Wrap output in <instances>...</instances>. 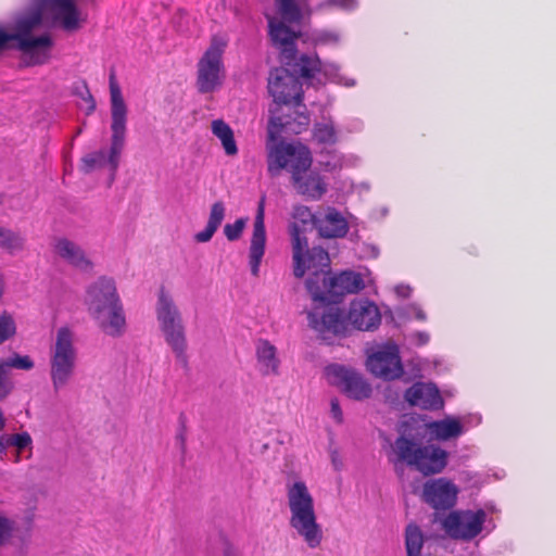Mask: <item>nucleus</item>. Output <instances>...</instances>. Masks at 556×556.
<instances>
[{
	"mask_svg": "<svg viewBox=\"0 0 556 556\" xmlns=\"http://www.w3.org/2000/svg\"><path fill=\"white\" fill-rule=\"evenodd\" d=\"M357 5V0H323L316 5V10L328 11L337 9L345 12H351L355 10Z\"/></svg>",
	"mask_w": 556,
	"mask_h": 556,
	"instance_id": "f704fd0d",
	"label": "nucleus"
},
{
	"mask_svg": "<svg viewBox=\"0 0 556 556\" xmlns=\"http://www.w3.org/2000/svg\"><path fill=\"white\" fill-rule=\"evenodd\" d=\"M309 0H275V9L265 12L270 39L281 52V56L290 65L295 59V40L302 38L303 42L314 47H339L343 35L339 29L318 28L307 34L295 29L303 20L308 18L313 12Z\"/></svg>",
	"mask_w": 556,
	"mask_h": 556,
	"instance_id": "f03ea898",
	"label": "nucleus"
},
{
	"mask_svg": "<svg viewBox=\"0 0 556 556\" xmlns=\"http://www.w3.org/2000/svg\"><path fill=\"white\" fill-rule=\"evenodd\" d=\"M400 315L407 319L415 318L420 321H425L427 319V314L417 303H412L402 307L400 309Z\"/></svg>",
	"mask_w": 556,
	"mask_h": 556,
	"instance_id": "ea45409f",
	"label": "nucleus"
},
{
	"mask_svg": "<svg viewBox=\"0 0 556 556\" xmlns=\"http://www.w3.org/2000/svg\"><path fill=\"white\" fill-rule=\"evenodd\" d=\"M16 321L12 314L0 313V344L12 339L16 333Z\"/></svg>",
	"mask_w": 556,
	"mask_h": 556,
	"instance_id": "72a5a7b5",
	"label": "nucleus"
},
{
	"mask_svg": "<svg viewBox=\"0 0 556 556\" xmlns=\"http://www.w3.org/2000/svg\"><path fill=\"white\" fill-rule=\"evenodd\" d=\"M330 418L338 425L343 424L344 415L338 399L330 400Z\"/></svg>",
	"mask_w": 556,
	"mask_h": 556,
	"instance_id": "a19ab883",
	"label": "nucleus"
},
{
	"mask_svg": "<svg viewBox=\"0 0 556 556\" xmlns=\"http://www.w3.org/2000/svg\"><path fill=\"white\" fill-rule=\"evenodd\" d=\"M25 245V238L17 231L0 226V249L10 254L21 252Z\"/></svg>",
	"mask_w": 556,
	"mask_h": 556,
	"instance_id": "c756f323",
	"label": "nucleus"
},
{
	"mask_svg": "<svg viewBox=\"0 0 556 556\" xmlns=\"http://www.w3.org/2000/svg\"><path fill=\"white\" fill-rule=\"evenodd\" d=\"M331 460L337 470H339L342 466L341 462L339 460V456L337 453H332Z\"/></svg>",
	"mask_w": 556,
	"mask_h": 556,
	"instance_id": "49530a36",
	"label": "nucleus"
},
{
	"mask_svg": "<svg viewBox=\"0 0 556 556\" xmlns=\"http://www.w3.org/2000/svg\"><path fill=\"white\" fill-rule=\"evenodd\" d=\"M313 139L318 144L332 146L339 140V132L330 118H323L313 128Z\"/></svg>",
	"mask_w": 556,
	"mask_h": 556,
	"instance_id": "c85d7f7f",
	"label": "nucleus"
},
{
	"mask_svg": "<svg viewBox=\"0 0 556 556\" xmlns=\"http://www.w3.org/2000/svg\"><path fill=\"white\" fill-rule=\"evenodd\" d=\"M10 434H3L0 437V453H3L7 448L11 447Z\"/></svg>",
	"mask_w": 556,
	"mask_h": 556,
	"instance_id": "a18cd8bd",
	"label": "nucleus"
},
{
	"mask_svg": "<svg viewBox=\"0 0 556 556\" xmlns=\"http://www.w3.org/2000/svg\"><path fill=\"white\" fill-rule=\"evenodd\" d=\"M226 215V206L222 201H216L211 205L207 225L215 228L216 230L222 225Z\"/></svg>",
	"mask_w": 556,
	"mask_h": 556,
	"instance_id": "4c0bfd02",
	"label": "nucleus"
},
{
	"mask_svg": "<svg viewBox=\"0 0 556 556\" xmlns=\"http://www.w3.org/2000/svg\"><path fill=\"white\" fill-rule=\"evenodd\" d=\"M406 402L422 409L437 410L444 406V401L437 386L432 382H416L405 392Z\"/></svg>",
	"mask_w": 556,
	"mask_h": 556,
	"instance_id": "b1692460",
	"label": "nucleus"
},
{
	"mask_svg": "<svg viewBox=\"0 0 556 556\" xmlns=\"http://www.w3.org/2000/svg\"><path fill=\"white\" fill-rule=\"evenodd\" d=\"M316 217L305 205L294 206L292 220L289 224L291 237L293 273L296 277H303L312 271L318 279L324 275V269L329 266L328 253L318 247L308 248L306 232L313 227L316 228Z\"/></svg>",
	"mask_w": 556,
	"mask_h": 556,
	"instance_id": "0eeeda50",
	"label": "nucleus"
},
{
	"mask_svg": "<svg viewBox=\"0 0 556 556\" xmlns=\"http://www.w3.org/2000/svg\"><path fill=\"white\" fill-rule=\"evenodd\" d=\"M85 22L86 15L76 0H28V5L13 16L7 28L0 27V50L11 46L21 51L27 65L43 64L51 56L53 39L48 31H36L43 24L74 31Z\"/></svg>",
	"mask_w": 556,
	"mask_h": 556,
	"instance_id": "f257e3e1",
	"label": "nucleus"
},
{
	"mask_svg": "<svg viewBox=\"0 0 556 556\" xmlns=\"http://www.w3.org/2000/svg\"><path fill=\"white\" fill-rule=\"evenodd\" d=\"M294 71L312 86H323L329 81L352 88L357 84L356 78L342 73L338 63L324 62L315 53L302 54L294 63Z\"/></svg>",
	"mask_w": 556,
	"mask_h": 556,
	"instance_id": "dca6fc26",
	"label": "nucleus"
},
{
	"mask_svg": "<svg viewBox=\"0 0 556 556\" xmlns=\"http://www.w3.org/2000/svg\"><path fill=\"white\" fill-rule=\"evenodd\" d=\"M281 359L278 350L267 339H258L255 342V369L264 377L278 376Z\"/></svg>",
	"mask_w": 556,
	"mask_h": 556,
	"instance_id": "393cba45",
	"label": "nucleus"
},
{
	"mask_svg": "<svg viewBox=\"0 0 556 556\" xmlns=\"http://www.w3.org/2000/svg\"><path fill=\"white\" fill-rule=\"evenodd\" d=\"M325 291L319 290L313 279L306 281L307 289L315 302L314 307L320 305H333L336 299L348 293H356L368 285L372 283L371 275L368 270L361 273L354 270H344L338 275L323 277Z\"/></svg>",
	"mask_w": 556,
	"mask_h": 556,
	"instance_id": "4468645a",
	"label": "nucleus"
},
{
	"mask_svg": "<svg viewBox=\"0 0 556 556\" xmlns=\"http://www.w3.org/2000/svg\"><path fill=\"white\" fill-rule=\"evenodd\" d=\"M459 493L458 486L446 478L431 479L424 484L422 498L435 510L454 507Z\"/></svg>",
	"mask_w": 556,
	"mask_h": 556,
	"instance_id": "412c9836",
	"label": "nucleus"
},
{
	"mask_svg": "<svg viewBox=\"0 0 556 556\" xmlns=\"http://www.w3.org/2000/svg\"><path fill=\"white\" fill-rule=\"evenodd\" d=\"M4 427H5V417L3 415V412L0 409V431H2Z\"/></svg>",
	"mask_w": 556,
	"mask_h": 556,
	"instance_id": "de8ad7c7",
	"label": "nucleus"
},
{
	"mask_svg": "<svg viewBox=\"0 0 556 556\" xmlns=\"http://www.w3.org/2000/svg\"><path fill=\"white\" fill-rule=\"evenodd\" d=\"M295 191L313 201L320 200L328 190L325 177L316 169H301L291 178Z\"/></svg>",
	"mask_w": 556,
	"mask_h": 556,
	"instance_id": "5701e85b",
	"label": "nucleus"
},
{
	"mask_svg": "<svg viewBox=\"0 0 556 556\" xmlns=\"http://www.w3.org/2000/svg\"><path fill=\"white\" fill-rule=\"evenodd\" d=\"M248 218L240 217L233 223H228L224 227V235L228 241H237L242 237V233L247 227Z\"/></svg>",
	"mask_w": 556,
	"mask_h": 556,
	"instance_id": "e433bc0d",
	"label": "nucleus"
},
{
	"mask_svg": "<svg viewBox=\"0 0 556 556\" xmlns=\"http://www.w3.org/2000/svg\"><path fill=\"white\" fill-rule=\"evenodd\" d=\"M267 233L265 227V197H262L253 220L252 233L250 237L248 260L251 275L260 276L261 264L266 252Z\"/></svg>",
	"mask_w": 556,
	"mask_h": 556,
	"instance_id": "aec40b11",
	"label": "nucleus"
},
{
	"mask_svg": "<svg viewBox=\"0 0 556 556\" xmlns=\"http://www.w3.org/2000/svg\"><path fill=\"white\" fill-rule=\"evenodd\" d=\"M410 341L418 346L426 345L430 341V336L426 331H417L410 334Z\"/></svg>",
	"mask_w": 556,
	"mask_h": 556,
	"instance_id": "37998d69",
	"label": "nucleus"
},
{
	"mask_svg": "<svg viewBox=\"0 0 556 556\" xmlns=\"http://www.w3.org/2000/svg\"><path fill=\"white\" fill-rule=\"evenodd\" d=\"M309 326L324 338L340 334L348 326L362 331H371L381 323V313L377 304L368 299H355L351 302L348 314L342 315L336 305H320L308 313Z\"/></svg>",
	"mask_w": 556,
	"mask_h": 556,
	"instance_id": "39448f33",
	"label": "nucleus"
},
{
	"mask_svg": "<svg viewBox=\"0 0 556 556\" xmlns=\"http://www.w3.org/2000/svg\"><path fill=\"white\" fill-rule=\"evenodd\" d=\"M34 362L28 355L13 354L7 358H0V400L5 399L14 389L11 379V369L30 370Z\"/></svg>",
	"mask_w": 556,
	"mask_h": 556,
	"instance_id": "a878e982",
	"label": "nucleus"
},
{
	"mask_svg": "<svg viewBox=\"0 0 556 556\" xmlns=\"http://www.w3.org/2000/svg\"><path fill=\"white\" fill-rule=\"evenodd\" d=\"M328 382L355 401H364L372 393L371 384L356 370L341 365H330L326 368Z\"/></svg>",
	"mask_w": 556,
	"mask_h": 556,
	"instance_id": "a211bd4d",
	"label": "nucleus"
},
{
	"mask_svg": "<svg viewBox=\"0 0 556 556\" xmlns=\"http://www.w3.org/2000/svg\"><path fill=\"white\" fill-rule=\"evenodd\" d=\"M367 370L377 378L395 380L402 377L404 369L400 349L395 343H388L367 356Z\"/></svg>",
	"mask_w": 556,
	"mask_h": 556,
	"instance_id": "6ab92c4d",
	"label": "nucleus"
},
{
	"mask_svg": "<svg viewBox=\"0 0 556 556\" xmlns=\"http://www.w3.org/2000/svg\"><path fill=\"white\" fill-rule=\"evenodd\" d=\"M88 109H89V111H93V109H94V103H93V101H91V100H90V104H89V108H88Z\"/></svg>",
	"mask_w": 556,
	"mask_h": 556,
	"instance_id": "8fccbe9b",
	"label": "nucleus"
},
{
	"mask_svg": "<svg viewBox=\"0 0 556 556\" xmlns=\"http://www.w3.org/2000/svg\"><path fill=\"white\" fill-rule=\"evenodd\" d=\"M16 533L17 527L15 521L7 515L0 514V548L14 544Z\"/></svg>",
	"mask_w": 556,
	"mask_h": 556,
	"instance_id": "2f4dec72",
	"label": "nucleus"
},
{
	"mask_svg": "<svg viewBox=\"0 0 556 556\" xmlns=\"http://www.w3.org/2000/svg\"><path fill=\"white\" fill-rule=\"evenodd\" d=\"M217 230L206 224L203 230L194 235V240L199 243L208 242Z\"/></svg>",
	"mask_w": 556,
	"mask_h": 556,
	"instance_id": "79ce46f5",
	"label": "nucleus"
},
{
	"mask_svg": "<svg viewBox=\"0 0 556 556\" xmlns=\"http://www.w3.org/2000/svg\"><path fill=\"white\" fill-rule=\"evenodd\" d=\"M400 460L416 467L424 475L440 473L447 465L448 453L435 444L421 446L415 439L397 438L392 446Z\"/></svg>",
	"mask_w": 556,
	"mask_h": 556,
	"instance_id": "ddd939ff",
	"label": "nucleus"
},
{
	"mask_svg": "<svg viewBox=\"0 0 556 556\" xmlns=\"http://www.w3.org/2000/svg\"><path fill=\"white\" fill-rule=\"evenodd\" d=\"M387 213H388V210H387V208H382V210H381V215H382V216L387 215Z\"/></svg>",
	"mask_w": 556,
	"mask_h": 556,
	"instance_id": "3c124183",
	"label": "nucleus"
},
{
	"mask_svg": "<svg viewBox=\"0 0 556 556\" xmlns=\"http://www.w3.org/2000/svg\"><path fill=\"white\" fill-rule=\"evenodd\" d=\"M309 124L307 114H299L296 122L283 121L281 116L274 113L269 118L265 152L267 172L271 177L279 176L282 170L290 173L291 178L301 169H309L313 165V154L311 149L299 140H286L280 138V134L290 131L301 134Z\"/></svg>",
	"mask_w": 556,
	"mask_h": 556,
	"instance_id": "7ed1b4c3",
	"label": "nucleus"
},
{
	"mask_svg": "<svg viewBox=\"0 0 556 556\" xmlns=\"http://www.w3.org/2000/svg\"><path fill=\"white\" fill-rule=\"evenodd\" d=\"M497 513L496 505L488 502L480 508L456 509L448 513L442 519L441 526L451 539L469 542L495 529L492 516Z\"/></svg>",
	"mask_w": 556,
	"mask_h": 556,
	"instance_id": "9d476101",
	"label": "nucleus"
},
{
	"mask_svg": "<svg viewBox=\"0 0 556 556\" xmlns=\"http://www.w3.org/2000/svg\"><path fill=\"white\" fill-rule=\"evenodd\" d=\"M210 130L227 157L233 159L238 156L239 144L236 134L226 121L223 118L212 119L210 123Z\"/></svg>",
	"mask_w": 556,
	"mask_h": 556,
	"instance_id": "cd10ccee",
	"label": "nucleus"
},
{
	"mask_svg": "<svg viewBox=\"0 0 556 556\" xmlns=\"http://www.w3.org/2000/svg\"><path fill=\"white\" fill-rule=\"evenodd\" d=\"M111 140L108 149L86 154L81 159V169L86 173L108 168L115 175L126 143L127 105L116 80L110 79Z\"/></svg>",
	"mask_w": 556,
	"mask_h": 556,
	"instance_id": "6e6552de",
	"label": "nucleus"
},
{
	"mask_svg": "<svg viewBox=\"0 0 556 556\" xmlns=\"http://www.w3.org/2000/svg\"><path fill=\"white\" fill-rule=\"evenodd\" d=\"M78 363L76 333L70 327H60L50 348V379L55 392L72 381Z\"/></svg>",
	"mask_w": 556,
	"mask_h": 556,
	"instance_id": "9b49d317",
	"label": "nucleus"
},
{
	"mask_svg": "<svg viewBox=\"0 0 556 556\" xmlns=\"http://www.w3.org/2000/svg\"><path fill=\"white\" fill-rule=\"evenodd\" d=\"M54 252L61 258L81 271H90L93 267L91 260L75 242L61 238L54 243Z\"/></svg>",
	"mask_w": 556,
	"mask_h": 556,
	"instance_id": "bb28decb",
	"label": "nucleus"
},
{
	"mask_svg": "<svg viewBox=\"0 0 556 556\" xmlns=\"http://www.w3.org/2000/svg\"><path fill=\"white\" fill-rule=\"evenodd\" d=\"M9 440H10L11 447L16 448L15 462L17 463L21 459V454L24 451L29 450L31 447V442H33L31 438L27 432H21V433L10 434Z\"/></svg>",
	"mask_w": 556,
	"mask_h": 556,
	"instance_id": "c9c22d12",
	"label": "nucleus"
},
{
	"mask_svg": "<svg viewBox=\"0 0 556 556\" xmlns=\"http://www.w3.org/2000/svg\"><path fill=\"white\" fill-rule=\"evenodd\" d=\"M352 216L333 206L323 208L316 217L318 233L328 239L343 238L350 230Z\"/></svg>",
	"mask_w": 556,
	"mask_h": 556,
	"instance_id": "4be33fe9",
	"label": "nucleus"
},
{
	"mask_svg": "<svg viewBox=\"0 0 556 556\" xmlns=\"http://www.w3.org/2000/svg\"><path fill=\"white\" fill-rule=\"evenodd\" d=\"M481 422L482 417L478 413L446 415L442 419L425 422V434L440 442L452 441L462 437L469 429L478 427Z\"/></svg>",
	"mask_w": 556,
	"mask_h": 556,
	"instance_id": "f3484780",
	"label": "nucleus"
},
{
	"mask_svg": "<svg viewBox=\"0 0 556 556\" xmlns=\"http://www.w3.org/2000/svg\"><path fill=\"white\" fill-rule=\"evenodd\" d=\"M286 503L292 532L307 547L318 548L324 530L318 521L314 495L304 480L292 478L286 482Z\"/></svg>",
	"mask_w": 556,
	"mask_h": 556,
	"instance_id": "423d86ee",
	"label": "nucleus"
},
{
	"mask_svg": "<svg viewBox=\"0 0 556 556\" xmlns=\"http://www.w3.org/2000/svg\"><path fill=\"white\" fill-rule=\"evenodd\" d=\"M268 91L275 102L270 108V118L277 113L283 121L296 122L299 114H306L305 106L301 104L302 86L289 70L280 67L270 72Z\"/></svg>",
	"mask_w": 556,
	"mask_h": 556,
	"instance_id": "f8f14e48",
	"label": "nucleus"
},
{
	"mask_svg": "<svg viewBox=\"0 0 556 556\" xmlns=\"http://www.w3.org/2000/svg\"><path fill=\"white\" fill-rule=\"evenodd\" d=\"M84 302L90 318L111 338H119L127 331V320L116 280L100 276L85 290Z\"/></svg>",
	"mask_w": 556,
	"mask_h": 556,
	"instance_id": "20e7f679",
	"label": "nucleus"
},
{
	"mask_svg": "<svg viewBox=\"0 0 556 556\" xmlns=\"http://www.w3.org/2000/svg\"><path fill=\"white\" fill-rule=\"evenodd\" d=\"M359 163V157L354 154L337 155L333 154L330 161L324 162L323 166L328 172L341 169L343 167L356 166Z\"/></svg>",
	"mask_w": 556,
	"mask_h": 556,
	"instance_id": "473e14b6",
	"label": "nucleus"
},
{
	"mask_svg": "<svg viewBox=\"0 0 556 556\" xmlns=\"http://www.w3.org/2000/svg\"><path fill=\"white\" fill-rule=\"evenodd\" d=\"M228 45L224 36H214L202 58L198 62L197 87L201 93L218 90L225 80L226 71L223 54Z\"/></svg>",
	"mask_w": 556,
	"mask_h": 556,
	"instance_id": "2eb2a0df",
	"label": "nucleus"
},
{
	"mask_svg": "<svg viewBox=\"0 0 556 556\" xmlns=\"http://www.w3.org/2000/svg\"><path fill=\"white\" fill-rule=\"evenodd\" d=\"M412 288L408 285H397L394 287V292L399 298L406 299L409 298L412 294Z\"/></svg>",
	"mask_w": 556,
	"mask_h": 556,
	"instance_id": "c03bdc74",
	"label": "nucleus"
},
{
	"mask_svg": "<svg viewBox=\"0 0 556 556\" xmlns=\"http://www.w3.org/2000/svg\"><path fill=\"white\" fill-rule=\"evenodd\" d=\"M370 184L368 181L354 182L352 180H343L341 182L340 191L343 195H349L354 192L358 194H364L369 192Z\"/></svg>",
	"mask_w": 556,
	"mask_h": 556,
	"instance_id": "58836bf2",
	"label": "nucleus"
},
{
	"mask_svg": "<svg viewBox=\"0 0 556 556\" xmlns=\"http://www.w3.org/2000/svg\"><path fill=\"white\" fill-rule=\"evenodd\" d=\"M424 534L416 525H408L405 530V547L407 556H421Z\"/></svg>",
	"mask_w": 556,
	"mask_h": 556,
	"instance_id": "7c9ffc66",
	"label": "nucleus"
},
{
	"mask_svg": "<svg viewBox=\"0 0 556 556\" xmlns=\"http://www.w3.org/2000/svg\"><path fill=\"white\" fill-rule=\"evenodd\" d=\"M370 249H371V256H374V257L378 256V254H379L378 249L376 247H371Z\"/></svg>",
	"mask_w": 556,
	"mask_h": 556,
	"instance_id": "09e8293b",
	"label": "nucleus"
},
{
	"mask_svg": "<svg viewBox=\"0 0 556 556\" xmlns=\"http://www.w3.org/2000/svg\"><path fill=\"white\" fill-rule=\"evenodd\" d=\"M155 318L159 330L176 361L186 364L188 359L186 327L173 294L165 288H161L157 292Z\"/></svg>",
	"mask_w": 556,
	"mask_h": 556,
	"instance_id": "1a4fd4ad",
	"label": "nucleus"
}]
</instances>
